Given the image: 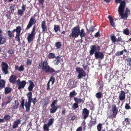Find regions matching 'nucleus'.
I'll list each match as a JSON object with an SVG mask.
<instances>
[{"instance_id": "obj_1", "label": "nucleus", "mask_w": 131, "mask_h": 131, "mask_svg": "<svg viewBox=\"0 0 131 131\" xmlns=\"http://www.w3.org/2000/svg\"><path fill=\"white\" fill-rule=\"evenodd\" d=\"M38 68L44 70L46 73H57V71L53 68L50 67L48 65L47 61H43L39 64Z\"/></svg>"}, {"instance_id": "obj_2", "label": "nucleus", "mask_w": 131, "mask_h": 131, "mask_svg": "<svg viewBox=\"0 0 131 131\" xmlns=\"http://www.w3.org/2000/svg\"><path fill=\"white\" fill-rule=\"evenodd\" d=\"M126 6V3L125 1H123L121 3V4L118 7V11L119 14L122 18H124V19H127L128 17V14L130 13V10L126 8L124 13V9Z\"/></svg>"}, {"instance_id": "obj_3", "label": "nucleus", "mask_w": 131, "mask_h": 131, "mask_svg": "<svg viewBox=\"0 0 131 131\" xmlns=\"http://www.w3.org/2000/svg\"><path fill=\"white\" fill-rule=\"evenodd\" d=\"M27 96L28 100V102L27 103H25V105L26 107V111L28 112L30 110L31 103L32 102L34 105L38 100L36 97L34 98H32V94L31 92H29L27 94Z\"/></svg>"}, {"instance_id": "obj_4", "label": "nucleus", "mask_w": 131, "mask_h": 131, "mask_svg": "<svg viewBox=\"0 0 131 131\" xmlns=\"http://www.w3.org/2000/svg\"><path fill=\"white\" fill-rule=\"evenodd\" d=\"M80 27L78 26L73 28L71 29V32L69 36V39H74L79 35Z\"/></svg>"}, {"instance_id": "obj_5", "label": "nucleus", "mask_w": 131, "mask_h": 131, "mask_svg": "<svg viewBox=\"0 0 131 131\" xmlns=\"http://www.w3.org/2000/svg\"><path fill=\"white\" fill-rule=\"evenodd\" d=\"M112 114L110 115L108 117L112 119L115 118L118 112V109L116 107L115 105H112L111 106Z\"/></svg>"}, {"instance_id": "obj_6", "label": "nucleus", "mask_w": 131, "mask_h": 131, "mask_svg": "<svg viewBox=\"0 0 131 131\" xmlns=\"http://www.w3.org/2000/svg\"><path fill=\"white\" fill-rule=\"evenodd\" d=\"M36 29V27L35 26L33 27L31 33L28 34L27 38V39L28 42L29 43H30L34 39V37L35 34V31Z\"/></svg>"}, {"instance_id": "obj_7", "label": "nucleus", "mask_w": 131, "mask_h": 131, "mask_svg": "<svg viewBox=\"0 0 131 131\" xmlns=\"http://www.w3.org/2000/svg\"><path fill=\"white\" fill-rule=\"evenodd\" d=\"M76 71L79 74L77 76L78 79H81L82 77H84L86 75V72L82 68L77 67L76 68Z\"/></svg>"}, {"instance_id": "obj_8", "label": "nucleus", "mask_w": 131, "mask_h": 131, "mask_svg": "<svg viewBox=\"0 0 131 131\" xmlns=\"http://www.w3.org/2000/svg\"><path fill=\"white\" fill-rule=\"evenodd\" d=\"M90 50L89 51V53L91 55H93L95 52H97L100 50V47L97 45H91L90 47Z\"/></svg>"}, {"instance_id": "obj_9", "label": "nucleus", "mask_w": 131, "mask_h": 131, "mask_svg": "<svg viewBox=\"0 0 131 131\" xmlns=\"http://www.w3.org/2000/svg\"><path fill=\"white\" fill-rule=\"evenodd\" d=\"M1 66L2 70L3 71L4 74H8V64L6 63L3 62L1 64Z\"/></svg>"}, {"instance_id": "obj_10", "label": "nucleus", "mask_w": 131, "mask_h": 131, "mask_svg": "<svg viewBox=\"0 0 131 131\" xmlns=\"http://www.w3.org/2000/svg\"><path fill=\"white\" fill-rule=\"evenodd\" d=\"M110 39L113 43L115 44V42H123V40L121 37H118L117 39L114 35L112 34L110 36Z\"/></svg>"}, {"instance_id": "obj_11", "label": "nucleus", "mask_w": 131, "mask_h": 131, "mask_svg": "<svg viewBox=\"0 0 131 131\" xmlns=\"http://www.w3.org/2000/svg\"><path fill=\"white\" fill-rule=\"evenodd\" d=\"M94 56L96 59H99L100 60H102L104 58V55L102 52L98 51L95 52L94 53Z\"/></svg>"}, {"instance_id": "obj_12", "label": "nucleus", "mask_w": 131, "mask_h": 131, "mask_svg": "<svg viewBox=\"0 0 131 131\" xmlns=\"http://www.w3.org/2000/svg\"><path fill=\"white\" fill-rule=\"evenodd\" d=\"M36 20L35 19L31 17L30 19L28 24L27 26L26 29H28L31 28L32 25L35 24L36 23Z\"/></svg>"}, {"instance_id": "obj_13", "label": "nucleus", "mask_w": 131, "mask_h": 131, "mask_svg": "<svg viewBox=\"0 0 131 131\" xmlns=\"http://www.w3.org/2000/svg\"><path fill=\"white\" fill-rule=\"evenodd\" d=\"M89 113V111L86 108H84L83 109L82 114L83 116V118L84 119H85L88 117Z\"/></svg>"}, {"instance_id": "obj_14", "label": "nucleus", "mask_w": 131, "mask_h": 131, "mask_svg": "<svg viewBox=\"0 0 131 131\" xmlns=\"http://www.w3.org/2000/svg\"><path fill=\"white\" fill-rule=\"evenodd\" d=\"M21 120L20 119H17L15 121L13 124L12 128L13 129H15L18 127V125L21 122Z\"/></svg>"}, {"instance_id": "obj_15", "label": "nucleus", "mask_w": 131, "mask_h": 131, "mask_svg": "<svg viewBox=\"0 0 131 131\" xmlns=\"http://www.w3.org/2000/svg\"><path fill=\"white\" fill-rule=\"evenodd\" d=\"M26 82L25 81H23L19 83L18 85V89L20 90L24 89L26 84Z\"/></svg>"}, {"instance_id": "obj_16", "label": "nucleus", "mask_w": 131, "mask_h": 131, "mask_svg": "<svg viewBox=\"0 0 131 131\" xmlns=\"http://www.w3.org/2000/svg\"><path fill=\"white\" fill-rule=\"evenodd\" d=\"M125 91H121L119 95V100L123 101L125 98Z\"/></svg>"}, {"instance_id": "obj_17", "label": "nucleus", "mask_w": 131, "mask_h": 131, "mask_svg": "<svg viewBox=\"0 0 131 131\" xmlns=\"http://www.w3.org/2000/svg\"><path fill=\"white\" fill-rule=\"evenodd\" d=\"M17 78V77L16 76L12 75L9 79V81L11 83L14 84L16 82Z\"/></svg>"}, {"instance_id": "obj_18", "label": "nucleus", "mask_w": 131, "mask_h": 131, "mask_svg": "<svg viewBox=\"0 0 131 131\" xmlns=\"http://www.w3.org/2000/svg\"><path fill=\"white\" fill-rule=\"evenodd\" d=\"M28 82L30 84L28 88V89L30 91H32L34 86V84L33 82L31 80H28Z\"/></svg>"}, {"instance_id": "obj_19", "label": "nucleus", "mask_w": 131, "mask_h": 131, "mask_svg": "<svg viewBox=\"0 0 131 131\" xmlns=\"http://www.w3.org/2000/svg\"><path fill=\"white\" fill-rule=\"evenodd\" d=\"M131 119L129 118H125L124 121L123 122L122 124L123 125H129L131 124L130 121Z\"/></svg>"}, {"instance_id": "obj_20", "label": "nucleus", "mask_w": 131, "mask_h": 131, "mask_svg": "<svg viewBox=\"0 0 131 131\" xmlns=\"http://www.w3.org/2000/svg\"><path fill=\"white\" fill-rule=\"evenodd\" d=\"M86 35V33L83 29H81V30L80 29L79 31V35H80L81 38H82L83 37H85Z\"/></svg>"}, {"instance_id": "obj_21", "label": "nucleus", "mask_w": 131, "mask_h": 131, "mask_svg": "<svg viewBox=\"0 0 131 131\" xmlns=\"http://www.w3.org/2000/svg\"><path fill=\"white\" fill-rule=\"evenodd\" d=\"M41 27L43 32L46 31L47 30V28L46 24V22L45 20L42 21L41 24Z\"/></svg>"}, {"instance_id": "obj_22", "label": "nucleus", "mask_w": 131, "mask_h": 131, "mask_svg": "<svg viewBox=\"0 0 131 131\" xmlns=\"http://www.w3.org/2000/svg\"><path fill=\"white\" fill-rule=\"evenodd\" d=\"M92 118H91V120L90 121L89 123L88 124L89 126L91 128L92 126L95 125L96 123V119L95 118L94 121L92 120Z\"/></svg>"}, {"instance_id": "obj_23", "label": "nucleus", "mask_w": 131, "mask_h": 131, "mask_svg": "<svg viewBox=\"0 0 131 131\" xmlns=\"http://www.w3.org/2000/svg\"><path fill=\"white\" fill-rule=\"evenodd\" d=\"M110 20V22L111 25L113 27L115 26V23L114 22V20L110 15H109L108 17Z\"/></svg>"}, {"instance_id": "obj_24", "label": "nucleus", "mask_w": 131, "mask_h": 131, "mask_svg": "<svg viewBox=\"0 0 131 131\" xmlns=\"http://www.w3.org/2000/svg\"><path fill=\"white\" fill-rule=\"evenodd\" d=\"M51 108L50 109V113H53L56 112L58 108V107L56 106H51Z\"/></svg>"}, {"instance_id": "obj_25", "label": "nucleus", "mask_w": 131, "mask_h": 131, "mask_svg": "<svg viewBox=\"0 0 131 131\" xmlns=\"http://www.w3.org/2000/svg\"><path fill=\"white\" fill-rule=\"evenodd\" d=\"M5 84V82L3 80H0V89H2L4 87Z\"/></svg>"}, {"instance_id": "obj_26", "label": "nucleus", "mask_w": 131, "mask_h": 131, "mask_svg": "<svg viewBox=\"0 0 131 131\" xmlns=\"http://www.w3.org/2000/svg\"><path fill=\"white\" fill-rule=\"evenodd\" d=\"M54 31L56 32L58 31H60V26L59 25H54Z\"/></svg>"}, {"instance_id": "obj_27", "label": "nucleus", "mask_w": 131, "mask_h": 131, "mask_svg": "<svg viewBox=\"0 0 131 131\" xmlns=\"http://www.w3.org/2000/svg\"><path fill=\"white\" fill-rule=\"evenodd\" d=\"M15 30L16 33V34H20L21 31L22 30V29L20 26H18L17 27Z\"/></svg>"}, {"instance_id": "obj_28", "label": "nucleus", "mask_w": 131, "mask_h": 131, "mask_svg": "<svg viewBox=\"0 0 131 131\" xmlns=\"http://www.w3.org/2000/svg\"><path fill=\"white\" fill-rule=\"evenodd\" d=\"M5 42V38H3L2 35H0V45L4 44Z\"/></svg>"}, {"instance_id": "obj_29", "label": "nucleus", "mask_w": 131, "mask_h": 131, "mask_svg": "<svg viewBox=\"0 0 131 131\" xmlns=\"http://www.w3.org/2000/svg\"><path fill=\"white\" fill-rule=\"evenodd\" d=\"M15 104L13 106V108L14 109H17L19 107L18 106L19 105V103L18 101L15 100Z\"/></svg>"}, {"instance_id": "obj_30", "label": "nucleus", "mask_w": 131, "mask_h": 131, "mask_svg": "<svg viewBox=\"0 0 131 131\" xmlns=\"http://www.w3.org/2000/svg\"><path fill=\"white\" fill-rule=\"evenodd\" d=\"M11 91V89L9 86L5 88V93L6 94L9 93Z\"/></svg>"}, {"instance_id": "obj_31", "label": "nucleus", "mask_w": 131, "mask_h": 131, "mask_svg": "<svg viewBox=\"0 0 131 131\" xmlns=\"http://www.w3.org/2000/svg\"><path fill=\"white\" fill-rule=\"evenodd\" d=\"M77 93L74 90H73L72 92H70L69 94V97L70 98H72L74 96L76 95Z\"/></svg>"}, {"instance_id": "obj_32", "label": "nucleus", "mask_w": 131, "mask_h": 131, "mask_svg": "<svg viewBox=\"0 0 131 131\" xmlns=\"http://www.w3.org/2000/svg\"><path fill=\"white\" fill-rule=\"evenodd\" d=\"M55 46L57 49H59L62 46L61 43L59 42H57L55 43Z\"/></svg>"}, {"instance_id": "obj_33", "label": "nucleus", "mask_w": 131, "mask_h": 131, "mask_svg": "<svg viewBox=\"0 0 131 131\" xmlns=\"http://www.w3.org/2000/svg\"><path fill=\"white\" fill-rule=\"evenodd\" d=\"M74 100L75 101V103H77L78 104L79 103H80L82 102V100L81 99L78 98L77 97H75L74 98Z\"/></svg>"}, {"instance_id": "obj_34", "label": "nucleus", "mask_w": 131, "mask_h": 131, "mask_svg": "<svg viewBox=\"0 0 131 131\" xmlns=\"http://www.w3.org/2000/svg\"><path fill=\"white\" fill-rule=\"evenodd\" d=\"M7 33L8 36V39H10L14 37V35L12 33V32L10 30H8L7 32Z\"/></svg>"}, {"instance_id": "obj_35", "label": "nucleus", "mask_w": 131, "mask_h": 131, "mask_svg": "<svg viewBox=\"0 0 131 131\" xmlns=\"http://www.w3.org/2000/svg\"><path fill=\"white\" fill-rule=\"evenodd\" d=\"M48 57L49 59H53L56 57L54 54L53 53H50L48 54Z\"/></svg>"}, {"instance_id": "obj_36", "label": "nucleus", "mask_w": 131, "mask_h": 131, "mask_svg": "<svg viewBox=\"0 0 131 131\" xmlns=\"http://www.w3.org/2000/svg\"><path fill=\"white\" fill-rule=\"evenodd\" d=\"M44 105H46L49 103V100L48 97H45L44 100Z\"/></svg>"}, {"instance_id": "obj_37", "label": "nucleus", "mask_w": 131, "mask_h": 131, "mask_svg": "<svg viewBox=\"0 0 131 131\" xmlns=\"http://www.w3.org/2000/svg\"><path fill=\"white\" fill-rule=\"evenodd\" d=\"M123 33L125 35H128L129 34L130 32L128 29L126 28L123 30Z\"/></svg>"}, {"instance_id": "obj_38", "label": "nucleus", "mask_w": 131, "mask_h": 131, "mask_svg": "<svg viewBox=\"0 0 131 131\" xmlns=\"http://www.w3.org/2000/svg\"><path fill=\"white\" fill-rule=\"evenodd\" d=\"M10 117L9 114L5 115L3 119L5 121L9 120L10 119Z\"/></svg>"}, {"instance_id": "obj_39", "label": "nucleus", "mask_w": 131, "mask_h": 131, "mask_svg": "<svg viewBox=\"0 0 131 131\" xmlns=\"http://www.w3.org/2000/svg\"><path fill=\"white\" fill-rule=\"evenodd\" d=\"M102 95V93L101 92H98L96 93L95 94V96L98 99L101 98Z\"/></svg>"}, {"instance_id": "obj_40", "label": "nucleus", "mask_w": 131, "mask_h": 131, "mask_svg": "<svg viewBox=\"0 0 131 131\" xmlns=\"http://www.w3.org/2000/svg\"><path fill=\"white\" fill-rule=\"evenodd\" d=\"M54 120L53 118L49 119L48 122V126H51Z\"/></svg>"}, {"instance_id": "obj_41", "label": "nucleus", "mask_w": 131, "mask_h": 131, "mask_svg": "<svg viewBox=\"0 0 131 131\" xmlns=\"http://www.w3.org/2000/svg\"><path fill=\"white\" fill-rule=\"evenodd\" d=\"M126 60L127 65H128L129 66L131 67V58H128L126 59Z\"/></svg>"}, {"instance_id": "obj_42", "label": "nucleus", "mask_w": 131, "mask_h": 131, "mask_svg": "<svg viewBox=\"0 0 131 131\" xmlns=\"http://www.w3.org/2000/svg\"><path fill=\"white\" fill-rule=\"evenodd\" d=\"M20 34H16V36L15 37V40L18 41L19 42H20Z\"/></svg>"}, {"instance_id": "obj_43", "label": "nucleus", "mask_w": 131, "mask_h": 131, "mask_svg": "<svg viewBox=\"0 0 131 131\" xmlns=\"http://www.w3.org/2000/svg\"><path fill=\"white\" fill-rule=\"evenodd\" d=\"M55 79L53 77V76H51L50 79L49 81L48 82H49V83H50V82L51 81L52 82V85L55 82Z\"/></svg>"}, {"instance_id": "obj_44", "label": "nucleus", "mask_w": 131, "mask_h": 131, "mask_svg": "<svg viewBox=\"0 0 131 131\" xmlns=\"http://www.w3.org/2000/svg\"><path fill=\"white\" fill-rule=\"evenodd\" d=\"M94 27L93 26H92L89 29L86 28V30L88 32H93L94 30Z\"/></svg>"}, {"instance_id": "obj_45", "label": "nucleus", "mask_w": 131, "mask_h": 131, "mask_svg": "<svg viewBox=\"0 0 131 131\" xmlns=\"http://www.w3.org/2000/svg\"><path fill=\"white\" fill-rule=\"evenodd\" d=\"M24 12L23 10H22L21 9H19L18 10L17 14L21 16L23 14Z\"/></svg>"}, {"instance_id": "obj_46", "label": "nucleus", "mask_w": 131, "mask_h": 131, "mask_svg": "<svg viewBox=\"0 0 131 131\" xmlns=\"http://www.w3.org/2000/svg\"><path fill=\"white\" fill-rule=\"evenodd\" d=\"M79 107L78 104L77 103H74L73 104L72 108L73 109H75Z\"/></svg>"}, {"instance_id": "obj_47", "label": "nucleus", "mask_w": 131, "mask_h": 131, "mask_svg": "<svg viewBox=\"0 0 131 131\" xmlns=\"http://www.w3.org/2000/svg\"><path fill=\"white\" fill-rule=\"evenodd\" d=\"M25 100L24 99H22L21 100V103L20 106L23 109H24V105H25Z\"/></svg>"}, {"instance_id": "obj_48", "label": "nucleus", "mask_w": 131, "mask_h": 131, "mask_svg": "<svg viewBox=\"0 0 131 131\" xmlns=\"http://www.w3.org/2000/svg\"><path fill=\"white\" fill-rule=\"evenodd\" d=\"M58 100L57 99L53 100L51 105V106H56L55 104L58 102Z\"/></svg>"}, {"instance_id": "obj_49", "label": "nucleus", "mask_w": 131, "mask_h": 131, "mask_svg": "<svg viewBox=\"0 0 131 131\" xmlns=\"http://www.w3.org/2000/svg\"><path fill=\"white\" fill-rule=\"evenodd\" d=\"M7 98L8 100L5 103V105H7V104L10 103L11 101V96H7Z\"/></svg>"}, {"instance_id": "obj_50", "label": "nucleus", "mask_w": 131, "mask_h": 131, "mask_svg": "<svg viewBox=\"0 0 131 131\" xmlns=\"http://www.w3.org/2000/svg\"><path fill=\"white\" fill-rule=\"evenodd\" d=\"M49 126L48 125L45 124L43 126V129L45 130H49Z\"/></svg>"}, {"instance_id": "obj_51", "label": "nucleus", "mask_w": 131, "mask_h": 131, "mask_svg": "<svg viewBox=\"0 0 131 131\" xmlns=\"http://www.w3.org/2000/svg\"><path fill=\"white\" fill-rule=\"evenodd\" d=\"M14 6H11L10 7V10L11 13L12 14L14 13V11L15 10Z\"/></svg>"}, {"instance_id": "obj_52", "label": "nucleus", "mask_w": 131, "mask_h": 131, "mask_svg": "<svg viewBox=\"0 0 131 131\" xmlns=\"http://www.w3.org/2000/svg\"><path fill=\"white\" fill-rule=\"evenodd\" d=\"M123 51H121L119 52V51H118L116 52L115 53V55L117 56H119L121 55H122L123 54Z\"/></svg>"}, {"instance_id": "obj_53", "label": "nucleus", "mask_w": 131, "mask_h": 131, "mask_svg": "<svg viewBox=\"0 0 131 131\" xmlns=\"http://www.w3.org/2000/svg\"><path fill=\"white\" fill-rule=\"evenodd\" d=\"M102 125L101 124H99L97 126V129L98 131H100L102 129Z\"/></svg>"}, {"instance_id": "obj_54", "label": "nucleus", "mask_w": 131, "mask_h": 131, "mask_svg": "<svg viewBox=\"0 0 131 131\" xmlns=\"http://www.w3.org/2000/svg\"><path fill=\"white\" fill-rule=\"evenodd\" d=\"M125 108L127 110H128L131 109V108L128 103H126L125 106Z\"/></svg>"}, {"instance_id": "obj_55", "label": "nucleus", "mask_w": 131, "mask_h": 131, "mask_svg": "<svg viewBox=\"0 0 131 131\" xmlns=\"http://www.w3.org/2000/svg\"><path fill=\"white\" fill-rule=\"evenodd\" d=\"M6 16L7 19H10V12L9 11L7 12L6 15Z\"/></svg>"}, {"instance_id": "obj_56", "label": "nucleus", "mask_w": 131, "mask_h": 131, "mask_svg": "<svg viewBox=\"0 0 131 131\" xmlns=\"http://www.w3.org/2000/svg\"><path fill=\"white\" fill-rule=\"evenodd\" d=\"M24 66L21 65L19 67L18 69V70L20 71H22L24 70Z\"/></svg>"}, {"instance_id": "obj_57", "label": "nucleus", "mask_w": 131, "mask_h": 131, "mask_svg": "<svg viewBox=\"0 0 131 131\" xmlns=\"http://www.w3.org/2000/svg\"><path fill=\"white\" fill-rule=\"evenodd\" d=\"M55 58L57 60L60 62H61V60H62V59H61V57L59 56H57L56 57H55Z\"/></svg>"}, {"instance_id": "obj_58", "label": "nucleus", "mask_w": 131, "mask_h": 131, "mask_svg": "<svg viewBox=\"0 0 131 131\" xmlns=\"http://www.w3.org/2000/svg\"><path fill=\"white\" fill-rule=\"evenodd\" d=\"M50 89V83L49 82H48L47 84V90H49Z\"/></svg>"}, {"instance_id": "obj_59", "label": "nucleus", "mask_w": 131, "mask_h": 131, "mask_svg": "<svg viewBox=\"0 0 131 131\" xmlns=\"http://www.w3.org/2000/svg\"><path fill=\"white\" fill-rule=\"evenodd\" d=\"M100 35L99 33V31L97 32L95 35V37H100Z\"/></svg>"}, {"instance_id": "obj_60", "label": "nucleus", "mask_w": 131, "mask_h": 131, "mask_svg": "<svg viewBox=\"0 0 131 131\" xmlns=\"http://www.w3.org/2000/svg\"><path fill=\"white\" fill-rule=\"evenodd\" d=\"M77 117V116L76 115H73L71 118V120L73 121Z\"/></svg>"}, {"instance_id": "obj_61", "label": "nucleus", "mask_w": 131, "mask_h": 131, "mask_svg": "<svg viewBox=\"0 0 131 131\" xmlns=\"http://www.w3.org/2000/svg\"><path fill=\"white\" fill-rule=\"evenodd\" d=\"M45 0H39V4L43 5Z\"/></svg>"}, {"instance_id": "obj_62", "label": "nucleus", "mask_w": 131, "mask_h": 131, "mask_svg": "<svg viewBox=\"0 0 131 131\" xmlns=\"http://www.w3.org/2000/svg\"><path fill=\"white\" fill-rule=\"evenodd\" d=\"M25 6L24 4L23 5V6L21 7V10H23L24 12L25 10Z\"/></svg>"}, {"instance_id": "obj_63", "label": "nucleus", "mask_w": 131, "mask_h": 131, "mask_svg": "<svg viewBox=\"0 0 131 131\" xmlns=\"http://www.w3.org/2000/svg\"><path fill=\"white\" fill-rule=\"evenodd\" d=\"M27 64H30L31 65V61L30 60H28L27 61Z\"/></svg>"}, {"instance_id": "obj_64", "label": "nucleus", "mask_w": 131, "mask_h": 131, "mask_svg": "<svg viewBox=\"0 0 131 131\" xmlns=\"http://www.w3.org/2000/svg\"><path fill=\"white\" fill-rule=\"evenodd\" d=\"M82 129L81 127H79L76 130V131H82Z\"/></svg>"}]
</instances>
